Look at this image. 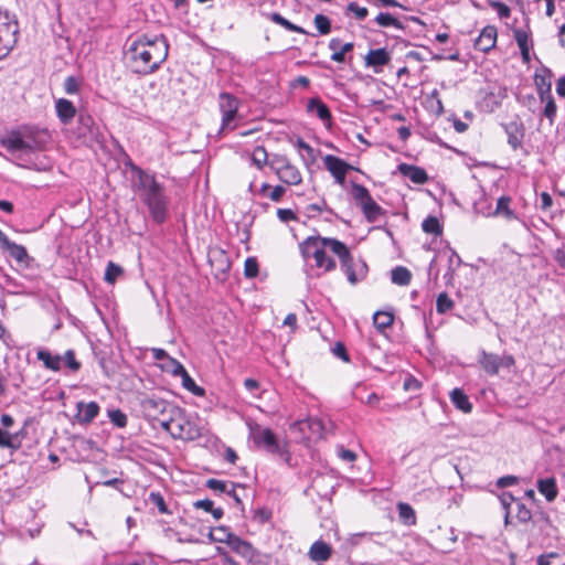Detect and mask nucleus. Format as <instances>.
I'll use <instances>...</instances> for the list:
<instances>
[{
  "instance_id": "nucleus-1",
  "label": "nucleus",
  "mask_w": 565,
  "mask_h": 565,
  "mask_svg": "<svg viewBox=\"0 0 565 565\" xmlns=\"http://www.w3.org/2000/svg\"><path fill=\"white\" fill-rule=\"evenodd\" d=\"M131 170L138 178L135 185L136 191L148 206L152 218L157 223H162L166 220L168 205L163 185L156 180L154 175L147 173L137 166H132Z\"/></svg>"
},
{
  "instance_id": "nucleus-2",
  "label": "nucleus",
  "mask_w": 565,
  "mask_h": 565,
  "mask_svg": "<svg viewBox=\"0 0 565 565\" xmlns=\"http://www.w3.org/2000/svg\"><path fill=\"white\" fill-rule=\"evenodd\" d=\"M334 244H343L335 238L309 236L300 244V252L306 260L312 258L315 266L321 270L317 276L324 273L333 271L337 268L335 260L327 256V250L335 255Z\"/></svg>"
},
{
  "instance_id": "nucleus-3",
  "label": "nucleus",
  "mask_w": 565,
  "mask_h": 565,
  "mask_svg": "<svg viewBox=\"0 0 565 565\" xmlns=\"http://www.w3.org/2000/svg\"><path fill=\"white\" fill-rule=\"evenodd\" d=\"M162 429L168 431L174 439L194 440L201 436L200 429L191 423L180 407H175L166 422H162Z\"/></svg>"
},
{
  "instance_id": "nucleus-4",
  "label": "nucleus",
  "mask_w": 565,
  "mask_h": 565,
  "mask_svg": "<svg viewBox=\"0 0 565 565\" xmlns=\"http://www.w3.org/2000/svg\"><path fill=\"white\" fill-rule=\"evenodd\" d=\"M333 248H335V255L340 259L341 269L352 286L366 278L369 268L364 260L354 259L345 244H334Z\"/></svg>"
},
{
  "instance_id": "nucleus-5",
  "label": "nucleus",
  "mask_w": 565,
  "mask_h": 565,
  "mask_svg": "<svg viewBox=\"0 0 565 565\" xmlns=\"http://www.w3.org/2000/svg\"><path fill=\"white\" fill-rule=\"evenodd\" d=\"M175 407L177 405L173 403L154 396L146 397L141 401V408L145 416L160 427L162 426V422L168 419Z\"/></svg>"
},
{
  "instance_id": "nucleus-6",
  "label": "nucleus",
  "mask_w": 565,
  "mask_h": 565,
  "mask_svg": "<svg viewBox=\"0 0 565 565\" xmlns=\"http://www.w3.org/2000/svg\"><path fill=\"white\" fill-rule=\"evenodd\" d=\"M143 40L148 38H137L128 47L129 58L135 64V71L137 73L148 74L157 70L152 67L151 54L147 51Z\"/></svg>"
},
{
  "instance_id": "nucleus-7",
  "label": "nucleus",
  "mask_w": 565,
  "mask_h": 565,
  "mask_svg": "<svg viewBox=\"0 0 565 565\" xmlns=\"http://www.w3.org/2000/svg\"><path fill=\"white\" fill-rule=\"evenodd\" d=\"M239 102L236 97L228 93H221L218 97V107L222 114V126L220 132L234 130L236 128V119L238 118Z\"/></svg>"
},
{
  "instance_id": "nucleus-8",
  "label": "nucleus",
  "mask_w": 565,
  "mask_h": 565,
  "mask_svg": "<svg viewBox=\"0 0 565 565\" xmlns=\"http://www.w3.org/2000/svg\"><path fill=\"white\" fill-rule=\"evenodd\" d=\"M143 43L149 54H151L152 67L158 68L168 55L169 45L166 42V38H148V40H143Z\"/></svg>"
},
{
  "instance_id": "nucleus-9",
  "label": "nucleus",
  "mask_w": 565,
  "mask_h": 565,
  "mask_svg": "<svg viewBox=\"0 0 565 565\" xmlns=\"http://www.w3.org/2000/svg\"><path fill=\"white\" fill-rule=\"evenodd\" d=\"M254 443L258 447H264L270 454H281V448L275 434L269 428H257L253 431Z\"/></svg>"
},
{
  "instance_id": "nucleus-10",
  "label": "nucleus",
  "mask_w": 565,
  "mask_h": 565,
  "mask_svg": "<svg viewBox=\"0 0 565 565\" xmlns=\"http://www.w3.org/2000/svg\"><path fill=\"white\" fill-rule=\"evenodd\" d=\"M323 163L326 169L335 179V182L342 185L345 180V174L351 169V166L348 164L344 160L332 154H327L323 158Z\"/></svg>"
},
{
  "instance_id": "nucleus-11",
  "label": "nucleus",
  "mask_w": 565,
  "mask_h": 565,
  "mask_svg": "<svg viewBox=\"0 0 565 565\" xmlns=\"http://www.w3.org/2000/svg\"><path fill=\"white\" fill-rule=\"evenodd\" d=\"M391 58V53L386 49H374L370 50L364 56V64L366 67L373 68L375 73H381L383 66L387 65Z\"/></svg>"
},
{
  "instance_id": "nucleus-12",
  "label": "nucleus",
  "mask_w": 565,
  "mask_h": 565,
  "mask_svg": "<svg viewBox=\"0 0 565 565\" xmlns=\"http://www.w3.org/2000/svg\"><path fill=\"white\" fill-rule=\"evenodd\" d=\"M1 145L10 152L14 151H23L30 152L33 150V147L26 142L20 132L12 131L7 137L1 139Z\"/></svg>"
},
{
  "instance_id": "nucleus-13",
  "label": "nucleus",
  "mask_w": 565,
  "mask_h": 565,
  "mask_svg": "<svg viewBox=\"0 0 565 565\" xmlns=\"http://www.w3.org/2000/svg\"><path fill=\"white\" fill-rule=\"evenodd\" d=\"M0 247L20 264L28 265L31 260L26 248L10 241L8 237L0 244Z\"/></svg>"
},
{
  "instance_id": "nucleus-14",
  "label": "nucleus",
  "mask_w": 565,
  "mask_h": 565,
  "mask_svg": "<svg viewBox=\"0 0 565 565\" xmlns=\"http://www.w3.org/2000/svg\"><path fill=\"white\" fill-rule=\"evenodd\" d=\"M99 413V405L96 402H78L76 418L81 424H89Z\"/></svg>"
},
{
  "instance_id": "nucleus-15",
  "label": "nucleus",
  "mask_w": 565,
  "mask_h": 565,
  "mask_svg": "<svg viewBox=\"0 0 565 565\" xmlns=\"http://www.w3.org/2000/svg\"><path fill=\"white\" fill-rule=\"evenodd\" d=\"M298 425L300 430L305 431L307 429L310 431L309 439L322 438L324 436L326 427L320 418H308L307 420L299 422Z\"/></svg>"
},
{
  "instance_id": "nucleus-16",
  "label": "nucleus",
  "mask_w": 565,
  "mask_h": 565,
  "mask_svg": "<svg viewBox=\"0 0 565 565\" xmlns=\"http://www.w3.org/2000/svg\"><path fill=\"white\" fill-rule=\"evenodd\" d=\"M398 170L404 177L416 184H424L428 179L426 171L416 166L402 163L398 166Z\"/></svg>"
},
{
  "instance_id": "nucleus-17",
  "label": "nucleus",
  "mask_w": 565,
  "mask_h": 565,
  "mask_svg": "<svg viewBox=\"0 0 565 565\" xmlns=\"http://www.w3.org/2000/svg\"><path fill=\"white\" fill-rule=\"evenodd\" d=\"M505 132L508 134V143L514 150L520 148L524 137L523 125L516 121L509 122L505 126Z\"/></svg>"
},
{
  "instance_id": "nucleus-18",
  "label": "nucleus",
  "mask_w": 565,
  "mask_h": 565,
  "mask_svg": "<svg viewBox=\"0 0 565 565\" xmlns=\"http://www.w3.org/2000/svg\"><path fill=\"white\" fill-rule=\"evenodd\" d=\"M19 25L15 17L9 11L0 10V35H18Z\"/></svg>"
},
{
  "instance_id": "nucleus-19",
  "label": "nucleus",
  "mask_w": 565,
  "mask_h": 565,
  "mask_svg": "<svg viewBox=\"0 0 565 565\" xmlns=\"http://www.w3.org/2000/svg\"><path fill=\"white\" fill-rule=\"evenodd\" d=\"M56 114L63 124H68L75 117L76 109L72 102L65 98H61L55 105Z\"/></svg>"
},
{
  "instance_id": "nucleus-20",
  "label": "nucleus",
  "mask_w": 565,
  "mask_h": 565,
  "mask_svg": "<svg viewBox=\"0 0 565 565\" xmlns=\"http://www.w3.org/2000/svg\"><path fill=\"white\" fill-rule=\"evenodd\" d=\"M511 198L510 196H501L497 202V207L492 213H488L487 216H499L502 215L504 218L511 221L516 220L518 216L513 210L510 209Z\"/></svg>"
},
{
  "instance_id": "nucleus-21",
  "label": "nucleus",
  "mask_w": 565,
  "mask_h": 565,
  "mask_svg": "<svg viewBox=\"0 0 565 565\" xmlns=\"http://www.w3.org/2000/svg\"><path fill=\"white\" fill-rule=\"evenodd\" d=\"M331 552L332 550L329 544L317 541L311 545L309 556L313 562H326L331 556Z\"/></svg>"
},
{
  "instance_id": "nucleus-22",
  "label": "nucleus",
  "mask_w": 565,
  "mask_h": 565,
  "mask_svg": "<svg viewBox=\"0 0 565 565\" xmlns=\"http://www.w3.org/2000/svg\"><path fill=\"white\" fill-rule=\"evenodd\" d=\"M210 264L216 271L225 274L230 269V260L222 249H214L209 255Z\"/></svg>"
},
{
  "instance_id": "nucleus-23",
  "label": "nucleus",
  "mask_w": 565,
  "mask_h": 565,
  "mask_svg": "<svg viewBox=\"0 0 565 565\" xmlns=\"http://www.w3.org/2000/svg\"><path fill=\"white\" fill-rule=\"evenodd\" d=\"M479 363L481 367L490 375L498 374L500 370L499 355L493 353H487L486 351H482Z\"/></svg>"
},
{
  "instance_id": "nucleus-24",
  "label": "nucleus",
  "mask_w": 565,
  "mask_h": 565,
  "mask_svg": "<svg viewBox=\"0 0 565 565\" xmlns=\"http://www.w3.org/2000/svg\"><path fill=\"white\" fill-rule=\"evenodd\" d=\"M329 49L332 51L330 58L334 62L342 63L344 62L345 54L353 49V44L350 42L341 44L338 39H332Z\"/></svg>"
},
{
  "instance_id": "nucleus-25",
  "label": "nucleus",
  "mask_w": 565,
  "mask_h": 565,
  "mask_svg": "<svg viewBox=\"0 0 565 565\" xmlns=\"http://www.w3.org/2000/svg\"><path fill=\"white\" fill-rule=\"evenodd\" d=\"M537 490L548 502L554 501L557 497L556 481L554 478L537 480Z\"/></svg>"
},
{
  "instance_id": "nucleus-26",
  "label": "nucleus",
  "mask_w": 565,
  "mask_h": 565,
  "mask_svg": "<svg viewBox=\"0 0 565 565\" xmlns=\"http://www.w3.org/2000/svg\"><path fill=\"white\" fill-rule=\"evenodd\" d=\"M226 544L231 547L232 551L243 557H252L253 555L252 545L234 534H232Z\"/></svg>"
},
{
  "instance_id": "nucleus-27",
  "label": "nucleus",
  "mask_w": 565,
  "mask_h": 565,
  "mask_svg": "<svg viewBox=\"0 0 565 565\" xmlns=\"http://www.w3.org/2000/svg\"><path fill=\"white\" fill-rule=\"evenodd\" d=\"M36 356L40 361L43 362L44 366L51 371H60L61 363L63 361L62 356L53 355L50 351L41 349L36 352Z\"/></svg>"
},
{
  "instance_id": "nucleus-28",
  "label": "nucleus",
  "mask_w": 565,
  "mask_h": 565,
  "mask_svg": "<svg viewBox=\"0 0 565 565\" xmlns=\"http://www.w3.org/2000/svg\"><path fill=\"white\" fill-rule=\"evenodd\" d=\"M307 110L310 114L317 115V117L323 121L329 120L331 118L329 108L319 98L309 99V102L307 104Z\"/></svg>"
},
{
  "instance_id": "nucleus-29",
  "label": "nucleus",
  "mask_w": 565,
  "mask_h": 565,
  "mask_svg": "<svg viewBox=\"0 0 565 565\" xmlns=\"http://www.w3.org/2000/svg\"><path fill=\"white\" fill-rule=\"evenodd\" d=\"M277 177L280 181L289 185H297L302 180L299 170L292 164L288 166L286 169L279 172Z\"/></svg>"
},
{
  "instance_id": "nucleus-30",
  "label": "nucleus",
  "mask_w": 565,
  "mask_h": 565,
  "mask_svg": "<svg viewBox=\"0 0 565 565\" xmlns=\"http://www.w3.org/2000/svg\"><path fill=\"white\" fill-rule=\"evenodd\" d=\"M450 399L452 404L463 413H470L471 412V404L467 397V395L459 388H455L450 393Z\"/></svg>"
},
{
  "instance_id": "nucleus-31",
  "label": "nucleus",
  "mask_w": 565,
  "mask_h": 565,
  "mask_svg": "<svg viewBox=\"0 0 565 565\" xmlns=\"http://www.w3.org/2000/svg\"><path fill=\"white\" fill-rule=\"evenodd\" d=\"M361 209L369 222H375L382 214L381 206L372 198L364 202Z\"/></svg>"
},
{
  "instance_id": "nucleus-32",
  "label": "nucleus",
  "mask_w": 565,
  "mask_h": 565,
  "mask_svg": "<svg viewBox=\"0 0 565 565\" xmlns=\"http://www.w3.org/2000/svg\"><path fill=\"white\" fill-rule=\"evenodd\" d=\"M397 510H398V516L404 524H406V525L416 524L415 510L408 503L399 502L397 504Z\"/></svg>"
},
{
  "instance_id": "nucleus-33",
  "label": "nucleus",
  "mask_w": 565,
  "mask_h": 565,
  "mask_svg": "<svg viewBox=\"0 0 565 565\" xmlns=\"http://www.w3.org/2000/svg\"><path fill=\"white\" fill-rule=\"evenodd\" d=\"M392 281L398 286H407L411 282L412 274L403 266H397L392 270Z\"/></svg>"
},
{
  "instance_id": "nucleus-34",
  "label": "nucleus",
  "mask_w": 565,
  "mask_h": 565,
  "mask_svg": "<svg viewBox=\"0 0 565 565\" xmlns=\"http://www.w3.org/2000/svg\"><path fill=\"white\" fill-rule=\"evenodd\" d=\"M159 366L162 371L171 373L174 376H179L184 370V366L170 355H168L162 363H159Z\"/></svg>"
},
{
  "instance_id": "nucleus-35",
  "label": "nucleus",
  "mask_w": 565,
  "mask_h": 565,
  "mask_svg": "<svg viewBox=\"0 0 565 565\" xmlns=\"http://www.w3.org/2000/svg\"><path fill=\"white\" fill-rule=\"evenodd\" d=\"M394 321V317L390 312L377 311L373 316V323L376 329L384 330L390 327Z\"/></svg>"
},
{
  "instance_id": "nucleus-36",
  "label": "nucleus",
  "mask_w": 565,
  "mask_h": 565,
  "mask_svg": "<svg viewBox=\"0 0 565 565\" xmlns=\"http://www.w3.org/2000/svg\"><path fill=\"white\" fill-rule=\"evenodd\" d=\"M422 228L427 234H433L435 236L441 235L443 228L437 217L428 216L422 223Z\"/></svg>"
},
{
  "instance_id": "nucleus-37",
  "label": "nucleus",
  "mask_w": 565,
  "mask_h": 565,
  "mask_svg": "<svg viewBox=\"0 0 565 565\" xmlns=\"http://www.w3.org/2000/svg\"><path fill=\"white\" fill-rule=\"evenodd\" d=\"M194 507L196 509H202L205 512H211L215 520H220L223 516V509L214 508L213 501H211L209 499L199 500V501L194 502Z\"/></svg>"
},
{
  "instance_id": "nucleus-38",
  "label": "nucleus",
  "mask_w": 565,
  "mask_h": 565,
  "mask_svg": "<svg viewBox=\"0 0 565 565\" xmlns=\"http://www.w3.org/2000/svg\"><path fill=\"white\" fill-rule=\"evenodd\" d=\"M351 194L360 206L372 198L369 190L364 185L358 183L352 184Z\"/></svg>"
},
{
  "instance_id": "nucleus-39",
  "label": "nucleus",
  "mask_w": 565,
  "mask_h": 565,
  "mask_svg": "<svg viewBox=\"0 0 565 565\" xmlns=\"http://www.w3.org/2000/svg\"><path fill=\"white\" fill-rule=\"evenodd\" d=\"M270 19L271 21H274L275 23H278L280 25H282L285 28L286 31H289V32H296V33H303L306 35H310L309 33H307L302 28L298 26V25H295L292 24L290 21H288L287 19H285L284 17H281L279 13H273L270 15Z\"/></svg>"
},
{
  "instance_id": "nucleus-40",
  "label": "nucleus",
  "mask_w": 565,
  "mask_h": 565,
  "mask_svg": "<svg viewBox=\"0 0 565 565\" xmlns=\"http://www.w3.org/2000/svg\"><path fill=\"white\" fill-rule=\"evenodd\" d=\"M232 534L226 527L218 526L210 531L209 539L212 542L227 543Z\"/></svg>"
},
{
  "instance_id": "nucleus-41",
  "label": "nucleus",
  "mask_w": 565,
  "mask_h": 565,
  "mask_svg": "<svg viewBox=\"0 0 565 565\" xmlns=\"http://www.w3.org/2000/svg\"><path fill=\"white\" fill-rule=\"evenodd\" d=\"M535 85L541 100L544 102L545 96L551 95V82L543 75H536Z\"/></svg>"
},
{
  "instance_id": "nucleus-42",
  "label": "nucleus",
  "mask_w": 565,
  "mask_h": 565,
  "mask_svg": "<svg viewBox=\"0 0 565 565\" xmlns=\"http://www.w3.org/2000/svg\"><path fill=\"white\" fill-rule=\"evenodd\" d=\"M498 38H475L473 47L480 52L487 53L495 46Z\"/></svg>"
},
{
  "instance_id": "nucleus-43",
  "label": "nucleus",
  "mask_w": 565,
  "mask_h": 565,
  "mask_svg": "<svg viewBox=\"0 0 565 565\" xmlns=\"http://www.w3.org/2000/svg\"><path fill=\"white\" fill-rule=\"evenodd\" d=\"M488 4L497 12L501 20H507L510 18L511 10L504 2L500 0H489Z\"/></svg>"
},
{
  "instance_id": "nucleus-44",
  "label": "nucleus",
  "mask_w": 565,
  "mask_h": 565,
  "mask_svg": "<svg viewBox=\"0 0 565 565\" xmlns=\"http://www.w3.org/2000/svg\"><path fill=\"white\" fill-rule=\"evenodd\" d=\"M252 162L258 168L262 169L268 161V154L264 147L258 146L254 149L252 154Z\"/></svg>"
},
{
  "instance_id": "nucleus-45",
  "label": "nucleus",
  "mask_w": 565,
  "mask_h": 565,
  "mask_svg": "<svg viewBox=\"0 0 565 565\" xmlns=\"http://www.w3.org/2000/svg\"><path fill=\"white\" fill-rule=\"evenodd\" d=\"M124 273L122 268L118 265H116L113 262H109L107 264L106 270H105V280L109 284H114L119 276H121Z\"/></svg>"
},
{
  "instance_id": "nucleus-46",
  "label": "nucleus",
  "mask_w": 565,
  "mask_h": 565,
  "mask_svg": "<svg viewBox=\"0 0 565 565\" xmlns=\"http://www.w3.org/2000/svg\"><path fill=\"white\" fill-rule=\"evenodd\" d=\"M454 307V301L449 298L446 292H441L438 295L436 300V310L438 313H446Z\"/></svg>"
},
{
  "instance_id": "nucleus-47",
  "label": "nucleus",
  "mask_w": 565,
  "mask_h": 565,
  "mask_svg": "<svg viewBox=\"0 0 565 565\" xmlns=\"http://www.w3.org/2000/svg\"><path fill=\"white\" fill-rule=\"evenodd\" d=\"M543 103H545L543 115L550 120V124L553 125L557 110L554 98L552 95H546Z\"/></svg>"
},
{
  "instance_id": "nucleus-48",
  "label": "nucleus",
  "mask_w": 565,
  "mask_h": 565,
  "mask_svg": "<svg viewBox=\"0 0 565 565\" xmlns=\"http://www.w3.org/2000/svg\"><path fill=\"white\" fill-rule=\"evenodd\" d=\"M375 21L381 26H395L396 29H402L401 22L391 13L382 12L375 18Z\"/></svg>"
},
{
  "instance_id": "nucleus-49",
  "label": "nucleus",
  "mask_w": 565,
  "mask_h": 565,
  "mask_svg": "<svg viewBox=\"0 0 565 565\" xmlns=\"http://www.w3.org/2000/svg\"><path fill=\"white\" fill-rule=\"evenodd\" d=\"M179 376L182 379V385L184 388L194 393L195 395H201L203 393V390L195 384L194 380L189 375L185 369Z\"/></svg>"
},
{
  "instance_id": "nucleus-50",
  "label": "nucleus",
  "mask_w": 565,
  "mask_h": 565,
  "mask_svg": "<svg viewBox=\"0 0 565 565\" xmlns=\"http://www.w3.org/2000/svg\"><path fill=\"white\" fill-rule=\"evenodd\" d=\"M268 164L275 171V173L278 174L291 163L285 156L275 154L269 160Z\"/></svg>"
},
{
  "instance_id": "nucleus-51",
  "label": "nucleus",
  "mask_w": 565,
  "mask_h": 565,
  "mask_svg": "<svg viewBox=\"0 0 565 565\" xmlns=\"http://www.w3.org/2000/svg\"><path fill=\"white\" fill-rule=\"evenodd\" d=\"M531 38H516L518 46L521 51L522 60L529 64L531 61L530 49L532 47Z\"/></svg>"
},
{
  "instance_id": "nucleus-52",
  "label": "nucleus",
  "mask_w": 565,
  "mask_h": 565,
  "mask_svg": "<svg viewBox=\"0 0 565 565\" xmlns=\"http://www.w3.org/2000/svg\"><path fill=\"white\" fill-rule=\"evenodd\" d=\"M17 44L15 38H0V60L10 54Z\"/></svg>"
},
{
  "instance_id": "nucleus-53",
  "label": "nucleus",
  "mask_w": 565,
  "mask_h": 565,
  "mask_svg": "<svg viewBox=\"0 0 565 565\" xmlns=\"http://www.w3.org/2000/svg\"><path fill=\"white\" fill-rule=\"evenodd\" d=\"M244 275L247 278H254L258 275V263L255 257H248L245 260Z\"/></svg>"
},
{
  "instance_id": "nucleus-54",
  "label": "nucleus",
  "mask_w": 565,
  "mask_h": 565,
  "mask_svg": "<svg viewBox=\"0 0 565 565\" xmlns=\"http://www.w3.org/2000/svg\"><path fill=\"white\" fill-rule=\"evenodd\" d=\"M110 422L119 427L124 428L127 425V416L120 409H113L108 413Z\"/></svg>"
},
{
  "instance_id": "nucleus-55",
  "label": "nucleus",
  "mask_w": 565,
  "mask_h": 565,
  "mask_svg": "<svg viewBox=\"0 0 565 565\" xmlns=\"http://www.w3.org/2000/svg\"><path fill=\"white\" fill-rule=\"evenodd\" d=\"M315 25L321 34H327L330 32V20L323 14H317L315 17Z\"/></svg>"
},
{
  "instance_id": "nucleus-56",
  "label": "nucleus",
  "mask_w": 565,
  "mask_h": 565,
  "mask_svg": "<svg viewBox=\"0 0 565 565\" xmlns=\"http://www.w3.org/2000/svg\"><path fill=\"white\" fill-rule=\"evenodd\" d=\"M516 513L515 516L518 520L522 523H526L531 520L532 513L530 509L525 507V504L521 503L520 501L515 502Z\"/></svg>"
},
{
  "instance_id": "nucleus-57",
  "label": "nucleus",
  "mask_w": 565,
  "mask_h": 565,
  "mask_svg": "<svg viewBox=\"0 0 565 565\" xmlns=\"http://www.w3.org/2000/svg\"><path fill=\"white\" fill-rule=\"evenodd\" d=\"M0 448H11L15 450L19 448V445L14 444L11 434L0 429Z\"/></svg>"
},
{
  "instance_id": "nucleus-58",
  "label": "nucleus",
  "mask_w": 565,
  "mask_h": 565,
  "mask_svg": "<svg viewBox=\"0 0 565 565\" xmlns=\"http://www.w3.org/2000/svg\"><path fill=\"white\" fill-rule=\"evenodd\" d=\"M151 503H153L160 513H168V508L163 497L158 492H151L149 495Z\"/></svg>"
},
{
  "instance_id": "nucleus-59",
  "label": "nucleus",
  "mask_w": 565,
  "mask_h": 565,
  "mask_svg": "<svg viewBox=\"0 0 565 565\" xmlns=\"http://www.w3.org/2000/svg\"><path fill=\"white\" fill-rule=\"evenodd\" d=\"M348 10L356 17L359 20H363L367 15V9L364 7H360L356 2H350L348 4Z\"/></svg>"
},
{
  "instance_id": "nucleus-60",
  "label": "nucleus",
  "mask_w": 565,
  "mask_h": 565,
  "mask_svg": "<svg viewBox=\"0 0 565 565\" xmlns=\"http://www.w3.org/2000/svg\"><path fill=\"white\" fill-rule=\"evenodd\" d=\"M62 359L72 371H77L81 367V364L76 361L75 354L72 350L66 351Z\"/></svg>"
},
{
  "instance_id": "nucleus-61",
  "label": "nucleus",
  "mask_w": 565,
  "mask_h": 565,
  "mask_svg": "<svg viewBox=\"0 0 565 565\" xmlns=\"http://www.w3.org/2000/svg\"><path fill=\"white\" fill-rule=\"evenodd\" d=\"M206 487L213 491L226 492L227 484L226 482L217 479H209L206 481Z\"/></svg>"
},
{
  "instance_id": "nucleus-62",
  "label": "nucleus",
  "mask_w": 565,
  "mask_h": 565,
  "mask_svg": "<svg viewBox=\"0 0 565 565\" xmlns=\"http://www.w3.org/2000/svg\"><path fill=\"white\" fill-rule=\"evenodd\" d=\"M64 89L67 94H76L78 90V82L75 77L68 76L64 82Z\"/></svg>"
},
{
  "instance_id": "nucleus-63",
  "label": "nucleus",
  "mask_w": 565,
  "mask_h": 565,
  "mask_svg": "<svg viewBox=\"0 0 565 565\" xmlns=\"http://www.w3.org/2000/svg\"><path fill=\"white\" fill-rule=\"evenodd\" d=\"M277 216L281 222H289L297 218L296 214L290 209H278Z\"/></svg>"
},
{
  "instance_id": "nucleus-64",
  "label": "nucleus",
  "mask_w": 565,
  "mask_h": 565,
  "mask_svg": "<svg viewBox=\"0 0 565 565\" xmlns=\"http://www.w3.org/2000/svg\"><path fill=\"white\" fill-rule=\"evenodd\" d=\"M285 192H286V189L282 185H276L275 188H273V190L268 194V198L274 202H278V201H280V199L282 198Z\"/></svg>"
}]
</instances>
